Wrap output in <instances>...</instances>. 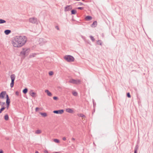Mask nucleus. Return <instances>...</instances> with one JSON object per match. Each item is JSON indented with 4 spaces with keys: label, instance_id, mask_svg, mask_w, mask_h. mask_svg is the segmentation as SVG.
<instances>
[{
    "label": "nucleus",
    "instance_id": "obj_15",
    "mask_svg": "<svg viewBox=\"0 0 153 153\" xmlns=\"http://www.w3.org/2000/svg\"><path fill=\"white\" fill-rule=\"evenodd\" d=\"M66 111L70 113H72L73 112V111L70 108H68L66 109Z\"/></svg>",
    "mask_w": 153,
    "mask_h": 153
},
{
    "label": "nucleus",
    "instance_id": "obj_16",
    "mask_svg": "<svg viewBox=\"0 0 153 153\" xmlns=\"http://www.w3.org/2000/svg\"><path fill=\"white\" fill-rule=\"evenodd\" d=\"M97 22L96 21H94L92 24L91 25V26L93 27H95L97 26Z\"/></svg>",
    "mask_w": 153,
    "mask_h": 153
},
{
    "label": "nucleus",
    "instance_id": "obj_13",
    "mask_svg": "<svg viewBox=\"0 0 153 153\" xmlns=\"http://www.w3.org/2000/svg\"><path fill=\"white\" fill-rule=\"evenodd\" d=\"M45 92L49 96L51 97L52 96V94L48 90H45Z\"/></svg>",
    "mask_w": 153,
    "mask_h": 153
},
{
    "label": "nucleus",
    "instance_id": "obj_39",
    "mask_svg": "<svg viewBox=\"0 0 153 153\" xmlns=\"http://www.w3.org/2000/svg\"><path fill=\"white\" fill-rule=\"evenodd\" d=\"M6 100L10 99L9 96L8 94H6Z\"/></svg>",
    "mask_w": 153,
    "mask_h": 153
},
{
    "label": "nucleus",
    "instance_id": "obj_41",
    "mask_svg": "<svg viewBox=\"0 0 153 153\" xmlns=\"http://www.w3.org/2000/svg\"><path fill=\"white\" fill-rule=\"evenodd\" d=\"M56 28V29L58 30H59V27L58 26H56L55 27Z\"/></svg>",
    "mask_w": 153,
    "mask_h": 153
},
{
    "label": "nucleus",
    "instance_id": "obj_5",
    "mask_svg": "<svg viewBox=\"0 0 153 153\" xmlns=\"http://www.w3.org/2000/svg\"><path fill=\"white\" fill-rule=\"evenodd\" d=\"M69 82L74 84H78L80 83V81L79 79H70Z\"/></svg>",
    "mask_w": 153,
    "mask_h": 153
},
{
    "label": "nucleus",
    "instance_id": "obj_22",
    "mask_svg": "<svg viewBox=\"0 0 153 153\" xmlns=\"http://www.w3.org/2000/svg\"><path fill=\"white\" fill-rule=\"evenodd\" d=\"M6 22V21L4 19H0V24H3Z\"/></svg>",
    "mask_w": 153,
    "mask_h": 153
},
{
    "label": "nucleus",
    "instance_id": "obj_11",
    "mask_svg": "<svg viewBox=\"0 0 153 153\" xmlns=\"http://www.w3.org/2000/svg\"><path fill=\"white\" fill-rule=\"evenodd\" d=\"M30 95L33 97H35L36 93L33 92V90H31L29 92Z\"/></svg>",
    "mask_w": 153,
    "mask_h": 153
},
{
    "label": "nucleus",
    "instance_id": "obj_35",
    "mask_svg": "<svg viewBox=\"0 0 153 153\" xmlns=\"http://www.w3.org/2000/svg\"><path fill=\"white\" fill-rule=\"evenodd\" d=\"M15 94H16L18 96L19 95V93L18 91H16Z\"/></svg>",
    "mask_w": 153,
    "mask_h": 153
},
{
    "label": "nucleus",
    "instance_id": "obj_7",
    "mask_svg": "<svg viewBox=\"0 0 153 153\" xmlns=\"http://www.w3.org/2000/svg\"><path fill=\"white\" fill-rule=\"evenodd\" d=\"M64 111L63 109H60L58 110H54L53 111V112L54 114H62Z\"/></svg>",
    "mask_w": 153,
    "mask_h": 153
},
{
    "label": "nucleus",
    "instance_id": "obj_47",
    "mask_svg": "<svg viewBox=\"0 0 153 153\" xmlns=\"http://www.w3.org/2000/svg\"><path fill=\"white\" fill-rule=\"evenodd\" d=\"M35 153H39V152L38 151H36L35 152Z\"/></svg>",
    "mask_w": 153,
    "mask_h": 153
},
{
    "label": "nucleus",
    "instance_id": "obj_1",
    "mask_svg": "<svg viewBox=\"0 0 153 153\" xmlns=\"http://www.w3.org/2000/svg\"><path fill=\"white\" fill-rule=\"evenodd\" d=\"M27 41L25 36H16L12 41V44L15 47H20L24 45Z\"/></svg>",
    "mask_w": 153,
    "mask_h": 153
},
{
    "label": "nucleus",
    "instance_id": "obj_8",
    "mask_svg": "<svg viewBox=\"0 0 153 153\" xmlns=\"http://www.w3.org/2000/svg\"><path fill=\"white\" fill-rule=\"evenodd\" d=\"M47 41L44 39L42 38H40L39 40V44L41 45L46 43Z\"/></svg>",
    "mask_w": 153,
    "mask_h": 153
},
{
    "label": "nucleus",
    "instance_id": "obj_32",
    "mask_svg": "<svg viewBox=\"0 0 153 153\" xmlns=\"http://www.w3.org/2000/svg\"><path fill=\"white\" fill-rule=\"evenodd\" d=\"M127 96L128 97V98H130L131 97V95L129 93V92H128L127 93Z\"/></svg>",
    "mask_w": 153,
    "mask_h": 153
},
{
    "label": "nucleus",
    "instance_id": "obj_43",
    "mask_svg": "<svg viewBox=\"0 0 153 153\" xmlns=\"http://www.w3.org/2000/svg\"><path fill=\"white\" fill-rule=\"evenodd\" d=\"M44 153H48V152L47 151V150H45L44 151Z\"/></svg>",
    "mask_w": 153,
    "mask_h": 153
},
{
    "label": "nucleus",
    "instance_id": "obj_44",
    "mask_svg": "<svg viewBox=\"0 0 153 153\" xmlns=\"http://www.w3.org/2000/svg\"><path fill=\"white\" fill-rule=\"evenodd\" d=\"M0 153H3V152L2 150H0Z\"/></svg>",
    "mask_w": 153,
    "mask_h": 153
},
{
    "label": "nucleus",
    "instance_id": "obj_45",
    "mask_svg": "<svg viewBox=\"0 0 153 153\" xmlns=\"http://www.w3.org/2000/svg\"><path fill=\"white\" fill-rule=\"evenodd\" d=\"M94 106V107L95 105H96V103H94V101L93 102Z\"/></svg>",
    "mask_w": 153,
    "mask_h": 153
},
{
    "label": "nucleus",
    "instance_id": "obj_38",
    "mask_svg": "<svg viewBox=\"0 0 153 153\" xmlns=\"http://www.w3.org/2000/svg\"><path fill=\"white\" fill-rule=\"evenodd\" d=\"M6 104H7V109H8V108L10 105V104L9 103H6Z\"/></svg>",
    "mask_w": 153,
    "mask_h": 153
},
{
    "label": "nucleus",
    "instance_id": "obj_30",
    "mask_svg": "<svg viewBox=\"0 0 153 153\" xmlns=\"http://www.w3.org/2000/svg\"><path fill=\"white\" fill-rule=\"evenodd\" d=\"M5 104V102H2L1 101H0V105H1L2 107L3 106H4L3 105Z\"/></svg>",
    "mask_w": 153,
    "mask_h": 153
},
{
    "label": "nucleus",
    "instance_id": "obj_20",
    "mask_svg": "<svg viewBox=\"0 0 153 153\" xmlns=\"http://www.w3.org/2000/svg\"><path fill=\"white\" fill-rule=\"evenodd\" d=\"M40 114L44 117H46L47 116V114L46 113L40 112Z\"/></svg>",
    "mask_w": 153,
    "mask_h": 153
},
{
    "label": "nucleus",
    "instance_id": "obj_4",
    "mask_svg": "<svg viewBox=\"0 0 153 153\" xmlns=\"http://www.w3.org/2000/svg\"><path fill=\"white\" fill-rule=\"evenodd\" d=\"M11 79V82L10 84V86L11 88H13L14 85V80L16 78V76L14 74H12L10 76Z\"/></svg>",
    "mask_w": 153,
    "mask_h": 153
},
{
    "label": "nucleus",
    "instance_id": "obj_18",
    "mask_svg": "<svg viewBox=\"0 0 153 153\" xmlns=\"http://www.w3.org/2000/svg\"><path fill=\"white\" fill-rule=\"evenodd\" d=\"M9 116L8 114H7L4 116V119L6 120H8L9 119Z\"/></svg>",
    "mask_w": 153,
    "mask_h": 153
},
{
    "label": "nucleus",
    "instance_id": "obj_10",
    "mask_svg": "<svg viewBox=\"0 0 153 153\" xmlns=\"http://www.w3.org/2000/svg\"><path fill=\"white\" fill-rule=\"evenodd\" d=\"M6 94V92L5 91H2L0 93V98L1 99H4Z\"/></svg>",
    "mask_w": 153,
    "mask_h": 153
},
{
    "label": "nucleus",
    "instance_id": "obj_19",
    "mask_svg": "<svg viewBox=\"0 0 153 153\" xmlns=\"http://www.w3.org/2000/svg\"><path fill=\"white\" fill-rule=\"evenodd\" d=\"M77 115L79 117H82L83 118L85 117V116L82 114H78Z\"/></svg>",
    "mask_w": 153,
    "mask_h": 153
},
{
    "label": "nucleus",
    "instance_id": "obj_42",
    "mask_svg": "<svg viewBox=\"0 0 153 153\" xmlns=\"http://www.w3.org/2000/svg\"><path fill=\"white\" fill-rule=\"evenodd\" d=\"M79 5H84V4L83 3H82L79 2Z\"/></svg>",
    "mask_w": 153,
    "mask_h": 153
},
{
    "label": "nucleus",
    "instance_id": "obj_21",
    "mask_svg": "<svg viewBox=\"0 0 153 153\" xmlns=\"http://www.w3.org/2000/svg\"><path fill=\"white\" fill-rule=\"evenodd\" d=\"M27 91H28L27 88H24L22 92L24 94H26V93H27Z\"/></svg>",
    "mask_w": 153,
    "mask_h": 153
},
{
    "label": "nucleus",
    "instance_id": "obj_6",
    "mask_svg": "<svg viewBox=\"0 0 153 153\" xmlns=\"http://www.w3.org/2000/svg\"><path fill=\"white\" fill-rule=\"evenodd\" d=\"M29 21L33 24H36L37 23V19L35 17L31 18L29 19Z\"/></svg>",
    "mask_w": 153,
    "mask_h": 153
},
{
    "label": "nucleus",
    "instance_id": "obj_40",
    "mask_svg": "<svg viewBox=\"0 0 153 153\" xmlns=\"http://www.w3.org/2000/svg\"><path fill=\"white\" fill-rule=\"evenodd\" d=\"M62 140H66V138L65 137H63L62 138Z\"/></svg>",
    "mask_w": 153,
    "mask_h": 153
},
{
    "label": "nucleus",
    "instance_id": "obj_34",
    "mask_svg": "<svg viewBox=\"0 0 153 153\" xmlns=\"http://www.w3.org/2000/svg\"><path fill=\"white\" fill-rule=\"evenodd\" d=\"M76 8L78 9L82 10L83 9L84 7H77Z\"/></svg>",
    "mask_w": 153,
    "mask_h": 153
},
{
    "label": "nucleus",
    "instance_id": "obj_49",
    "mask_svg": "<svg viewBox=\"0 0 153 153\" xmlns=\"http://www.w3.org/2000/svg\"><path fill=\"white\" fill-rule=\"evenodd\" d=\"M82 0V1H84L85 0Z\"/></svg>",
    "mask_w": 153,
    "mask_h": 153
},
{
    "label": "nucleus",
    "instance_id": "obj_24",
    "mask_svg": "<svg viewBox=\"0 0 153 153\" xmlns=\"http://www.w3.org/2000/svg\"><path fill=\"white\" fill-rule=\"evenodd\" d=\"M6 107L4 106H3L0 109V113H1L5 109Z\"/></svg>",
    "mask_w": 153,
    "mask_h": 153
},
{
    "label": "nucleus",
    "instance_id": "obj_3",
    "mask_svg": "<svg viewBox=\"0 0 153 153\" xmlns=\"http://www.w3.org/2000/svg\"><path fill=\"white\" fill-rule=\"evenodd\" d=\"M30 51V49L29 48L25 49L23 48V50L20 52V54L21 55H23L25 56H27Z\"/></svg>",
    "mask_w": 153,
    "mask_h": 153
},
{
    "label": "nucleus",
    "instance_id": "obj_46",
    "mask_svg": "<svg viewBox=\"0 0 153 153\" xmlns=\"http://www.w3.org/2000/svg\"><path fill=\"white\" fill-rule=\"evenodd\" d=\"M75 140V139L73 137L72 138V140Z\"/></svg>",
    "mask_w": 153,
    "mask_h": 153
},
{
    "label": "nucleus",
    "instance_id": "obj_23",
    "mask_svg": "<svg viewBox=\"0 0 153 153\" xmlns=\"http://www.w3.org/2000/svg\"><path fill=\"white\" fill-rule=\"evenodd\" d=\"M76 13V11L75 10H71V14H75Z\"/></svg>",
    "mask_w": 153,
    "mask_h": 153
},
{
    "label": "nucleus",
    "instance_id": "obj_27",
    "mask_svg": "<svg viewBox=\"0 0 153 153\" xmlns=\"http://www.w3.org/2000/svg\"><path fill=\"white\" fill-rule=\"evenodd\" d=\"M90 37L91 39L92 40V41L93 42H94L95 41V39L94 38V37L93 36H90Z\"/></svg>",
    "mask_w": 153,
    "mask_h": 153
},
{
    "label": "nucleus",
    "instance_id": "obj_29",
    "mask_svg": "<svg viewBox=\"0 0 153 153\" xmlns=\"http://www.w3.org/2000/svg\"><path fill=\"white\" fill-rule=\"evenodd\" d=\"M97 44L99 45H102V42H101V41L100 40H99L97 42Z\"/></svg>",
    "mask_w": 153,
    "mask_h": 153
},
{
    "label": "nucleus",
    "instance_id": "obj_33",
    "mask_svg": "<svg viewBox=\"0 0 153 153\" xmlns=\"http://www.w3.org/2000/svg\"><path fill=\"white\" fill-rule=\"evenodd\" d=\"M6 103H8H8L10 104V99L6 100Z\"/></svg>",
    "mask_w": 153,
    "mask_h": 153
},
{
    "label": "nucleus",
    "instance_id": "obj_14",
    "mask_svg": "<svg viewBox=\"0 0 153 153\" xmlns=\"http://www.w3.org/2000/svg\"><path fill=\"white\" fill-rule=\"evenodd\" d=\"M11 32V31L9 30H6L4 31V33L7 35L9 34Z\"/></svg>",
    "mask_w": 153,
    "mask_h": 153
},
{
    "label": "nucleus",
    "instance_id": "obj_9",
    "mask_svg": "<svg viewBox=\"0 0 153 153\" xmlns=\"http://www.w3.org/2000/svg\"><path fill=\"white\" fill-rule=\"evenodd\" d=\"M72 9V7L71 5H67L65 8L64 11L65 12L68 11Z\"/></svg>",
    "mask_w": 153,
    "mask_h": 153
},
{
    "label": "nucleus",
    "instance_id": "obj_17",
    "mask_svg": "<svg viewBox=\"0 0 153 153\" xmlns=\"http://www.w3.org/2000/svg\"><path fill=\"white\" fill-rule=\"evenodd\" d=\"M138 148V146L136 145L134 148V153H137V151Z\"/></svg>",
    "mask_w": 153,
    "mask_h": 153
},
{
    "label": "nucleus",
    "instance_id": "obj_26",
    "mask_svg": "<svg viewBox=\"0 0 153 153\" xmlns=\"http://www.w3.org/2000/svg\"><path fill=\"white\" fill-rule=\"evenodd\" d=\"M41 133V131L40 130H38L35 131V133L36 134H39Z\"/></svg>",
    "mask_w": 153,
    "mask_h": 153
},
{
    "label": "nucleus",
    "instance_id": "obj_37",
    "mask_svg": "<svg viewBox=\"0 0 153 153\" xmlns=\"http://www.w3.org/2000/svg\"><path fill=\"white\" fill-rule=\"evenodd\" d=\"M39 109V108L38 107L36 108L35 111H37Z\"/></svg>",
    "mask_w": 153,
    "mask_h": 153
},
{
    "label": "nucleus",
    "instance_id": "obj_48",
    "mask_svg": "<svg viewBox=\"0 0 153 153\" xmlns=\"http://www.w3.org/2000/svg\"><path fill=\"white\" fill-rule=\"evenodd\" d=\"M54 153H59V152H54Z\"/></svg>",
    "mask_w": 153,
    "mask_h": 153
},
{
    "label": "nucleus",
    "instance_id": "obj_36",
    "mask_svg": "<svg viewBox=\"0 0 153 153\" xmlns=\"http://www.w3.org/2000/svg\"><path fill=\"white\" fill-rule=\"evenodd\" d=\"M53 99L55 100H56L58 99V98L57 97L54 96L53 97Z\"/></svg>",
    "mask_w": 153,
    "mask_h": 153
},
{
    "label": "nucleus",
    "instance_id": "obj_28",
    "mask_svg": "<svg viewBox=\"0 0 153 153\" xmlns=\"http://www.w3.org/2000/svg\"><path fill=\"white\" fill-rule=\"evenodd\" d=\"M72 94L74 96H76L77 95V93L76 92L74 91L72 92Z\"/></svg>",
    "mask_w": 153,
    "mask_h": 153
},
{
    "label": "nucleus",
    "instance_id": "obj_2",
    "mask_svg": "<svg viewBox=\"0 0 153 153\" xmlns=\"http://www.w3.org/2000/svg\"><path fill=\"white\" fill-rule=\"evenodd\" d=\"M64 58L68 62H72L74 61V58L72 56L68 55L65 56Z\"/></svg>",
    "mask_w": 153,
    "mask_h": 153
},
{
    "label": "nucleus",
    "instance_id": "obj_25",
    "mask_svg": "<svg viewBox=\"0 0 153 153\" xmlns=\"http://www.w3.org/2000/svg\"><path fill=\"white\" fill-rule=\"evenodd\" d=\"M53 141L56 143H59L60 142L59 140L57 139H53Z\"/></svg>",
    "mask_w": 153,
    "mask_h": 153
},
{
    "label": "nucleus",
    "instance_id": "obj_31",
    "mask_svg": "<svg viewBox=\"0 0 153 153\" xmlns=\"http://www.w3.org/2000/svg\"><path fill=\"white\" fill-rule=\"evenodd\" d=\"M53 74V72L52 71H50L49 72V74L50 76H52Z\"/></svg>",
    "mask_w": 153,
    "mask_h": 153
},
{
    "label": "nucleus",
    "instance_id": "obj_12",
    "mask_svg": "<svg viewBox=\"0 0 153 153\" xmlns=\"http://www.w3.org/2000/svg\"><path fill=\"white\" fill-rule=\"evenodd\" d=\"M85 19L86 20L90 21L92 19V17L90 16H87L85 17Z\"/></svg>",
    "mask_w": 153,
    "mask_h": 153
}]
</instances>
